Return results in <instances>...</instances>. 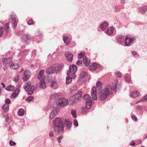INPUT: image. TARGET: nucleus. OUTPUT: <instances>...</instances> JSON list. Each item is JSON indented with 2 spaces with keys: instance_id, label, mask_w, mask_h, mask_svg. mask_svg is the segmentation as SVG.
I'll return each instance as SVG.
<instances>
[{
  "instance_id": "nucleus-5",
  "label": "nucleus",
  "mask_w": 147,
  "mask_h": 147,
  "mask_svg": "<svg viewBox=\"0 0 147 147\" xmlns=\"http://www.w3.org/2000/svg\"><path fill=\"white\" fill-rule=\"evenodd\" d=\"M69 71H68L67 72V75L68 76H70L72 75L73 78H75L76 77V75L75 73L76 72L77 69L76 66L74 65H71L69 67Z\"/></svg>"
},
{
  "instance_id": "nucleus-42",
  "label": "nucleus",
  "mask_w": 147,
  "mask_h": 147,
  "mask_svg": "<svg viewBox=\"0 0 147 147\" xmlns=\"http://www.w3.org/2000/svg\"><path fill=\"white\" fill-rule=\"evenodd\" d=\"M9 145L11 146H13L16 144V143L12 140H10L9 142Z\"/></svg>"
},
{
  "instance_id": "nucleus-10",
  "label": "nucleus",
  "mask_w": 147,
  "mask_h": 147,
  "mask_svg": "<svg viewBox=\"0 0 147 147\" xmlns=\"http://www.w3.org/2000/svg\"><path fill=\"white\" fill-rule=\"evenodd\" d=\"M135 40V38H129L127 36H126L125 45V46H129Z\"/></svg>"
},
{
  "instance_id": "nucleus-59",
  "label": "nucleus",
  "mask_w": 147,
  "mask_h": 147,
  "mask_svg": "<svg viewBox=\"0 0 147 147\" xmlns=\"http://www.w3.org/2000/svg\"><path fill=\"white\" fill-rule=\"evenodd\" d=\"M120 10V9H116L115 10V11L116 12H118V11H119Z\"/></svg>"
},
{
  "instance_id": "nucleus-17",
  "label": "nucleus",
  "mask_w": 147,
  "mask_h": 147,
  "mask_svg": "<svg viewBox=\"0 0 147 147\" xmlns=\"http://www.w3.org/2000/svg\"><path fill=\"white\" fill-rule=\"evenodd\" d=\"M44 71V70H41L38 73L37 76V78L38 79H45V76L43 75Z\"/></svg>"
},
{
  "instance_id": "nucleus-13",
  "label": "nucleus",
  "mask_w": 147,
  "mask_h": 147,
  "mask_svg": "<svg viewBox=\"0 0 147 147\" xmlns=\"http://www.w3.org/2000/svg\"><path fill=\"white\" fill-rule=\"evenodd\" d=\"M65 56L68 62H72L73 55L71 52H67L65 54Z\"/></svg>"
},
{
  "instance_id": "nucleus-44",
  "label": "nucleus",
  "mask_w": 147,
  "mask_h": 147,
  "mask_svg": "<svg viewBox=\"0 0 147 147\" xmlns=\"http://www.w3.org/2000/svg\"><path fill=\"white\" fill-rule=\"evenodd\" d=\"M63 138V136H59L58 138H57V140L58 141L59 143H61V140Z\"/></svg>"
},
{
  "instance_id": "nucleus-25",
  "label": "nucleus",
  "mask_w": 147,
  "mask_h": 147,
  "mask_svg": "<svg viewBox=\"0 0 147 147\" xmlns=\"http://www.w3.org/2000/svg\"><path fill=\"white\" fill-rule=\"evenodd\" d=\"M97 67V65L95 63H94L92 65H90L89 69L91 70H95Z\"/></svg>"
},
{
  "instance_id": "nucleus-28",
  "label": "nucleus",
  "mask_w": 147,
  "mask_h": 147,
  "mask_svg": "<svg viewBox=\"0 0 147 147\" xmlns=\"http://www.w3.org/2000/svg\"><path fill=\"white\" fill-rule=\"evenodd\" d=\"M139 94L140 93L136 91L131 93H130V96L132 98H135L138 96Z\"/></svg>"
},
{
  "instance_id": "nucleus-43",
  "label": "nucleus",
  "mask_w": 147,
  "mask_h": 147,
  "mask_svg": "<svg viewBox=\"0 0 147 147\" xmlns=\"http://www.w3.org/2000/svg\"><path fill=\"white\" fill-rule=\"evenodd\" d=\"M73 123L75 126L77 127L78 126V122L76 119H75L74 120Z\"/></svg>"
},
{
  "instance_id": "nucleus-51",
  "label": "nucleus",
  "mask_w": 147,
  "mask_h": 147,
  "mask_svg": "<svg viewBox=\"0 0 147 147\" xmlns=\"http://www.w3.org/2000/svg\"><path fill=\"white\" fill-rule=\"evenodd\" d=\"M19 78V76H17L16 77L13 78V80L16 82H17Z\"/></svg>"
},
{
  "instance_id": "nucleus-52",
  "label": "nucleus",
  "mask_w": 147,
  "mask_h": 147,
  "mask_svg": "<svg viewBox=\"0 0 147 147\" xmlns=\"http://www.w3.org/2000/svg\"><path fill=\"white\" fill-rule=\"evenodd\" d=\"M5 102L7 104H9L10 103V100L8 98H7L5 101Z\"/></svg>"
},
{
  "instance_id": "nucleus-33",
  "label": "nucleus",
  "mask_w": 147,
  "mask_h": 147,
  "mask_svg": "<svg viewBox=\"0 0 147 147\" xmlns=\"http://www.w3.org/2000/svg\"><path fill=\"white\" fill-rule=\"evenodd\" d=\"M15 89V87L12 85H9L6 87L5 88L6 90L9 91H11L14 90Z\"/></svg>"
},
{
  "instance_id": "nucleus-47",
  "label": "nucleus",
  "mask_w": 147,
  "mask_h": 147,
  "mask_svg": "<svg viewBox=\"0 0 147 147\" xmlns=\"http://www.w3.org/2000/svg\"><path fill=\"white\" fill-rule=\"evenodd\" d=\"M77 87L76 86H74L71 88V91H74L77 90Z\"/></svg>"
},
{
  "instance_id": "nucleus-64",
  "label": "nucleus",
  "mask_w": 147,
  "mask_h": 147,
  "mask_svg": "<svg viewBox=\"0 0 147 147\" xmlns=\"http://www.w3.org/2000/svg\"><path fill=\"white\" fill-rule=\"evenodd\" d=\"M50 80H51V79H50L49 80V81H50Z\"/></svg>"
},
{
  "instance_id": "nucleus-24",
  "label": "nucleus",
  "mask_w": 147,
  "mask_h": 147,
  "mask_svg": "<svg viewBox=\"0 0 147 147\" xmlns=\"http://www.w3.org/2000/svg\"><path fill=\"white\" fill-rule=\"evenodd\" d=\"M138 10L141 11L142 14H144L147 10V6H145L140 7L138 9Z\"/></svg>"
},
{
  "instance_id": "nucleus-63",
  "label": "nucleus",
  "mask_w": 147,
  "mask_h": 147,
  "mask_svg": "<svg viewBox=\"0 0 147 147\" xmlns=\"http://www.w3.org/2000/svg\"><path fill=\"white\" fill-rule=\"evenodd\" d=\"M141 147H145L144 146H142Z\"/></svg>"
},
{
  "instance_id": "nucleus-2",
  "label": "nucleus",
  "mask_w": 147,
  "mask_h": 147,
  "mask_svg": "<svg viewBox=\"0 0 147 147\" xmlns=\"http://www.w3.org/2000/svg\"><path fill=\"white\" fill-rule=\"evenodd\" d=\"M63 120L62 118L57 117L53 122L54 129L57 134L61 133L63 132Z\"/></svg>"
},
{
  "instance_id": "nucleus-26",
  "label": "nucleus",
  "mask_w": 147,
  "mask_h": 147,
  "mask_svg": "<svg viewBox=\"0 0 147 147\" xmlns=\"http://www.w3.org/2000/svg\"><path fill=\"white\" fill-rule=\"evenodd\" d=\"M63 40L64 43L67 45H68L70 43V39L66 36L63 37Z\"/></svg>"
},
{
  "instance_id": "nucleus-4",
  "label": "nucleus",
  "mask_w": 147,
  "mask_h": 147,
  "mask_svg": "<svg viewBox=\"0 0 147 147\" xmlns=\"http://www.w3.org/2000/svg\"><path fill=\"white\" fill-rule=\"evenodd\" d=\"M30 84V82H28L24 87V89L26 92H28V94L29 95H31L33 93L34 89V86H31Z\"/></svg>"
},
{
  "instance_id": "nucleus-37",
  "label": "nucleus",
  "mask_w": 147,
  "mask_h": 147,
  "mask_svg": "<svg viewBox=\"0 0 147 147\" xmlns=\"http://www.w3.org/2000/svg\"><path fill=\"white\" fill-rule=\"evenodd\" d=\"M9 23H7V24H5L4 26V29L7 32H9Z\"/></svg>"
},
{
  "instance_id": "nucleus-23",
  "label": "nucleus",
  "mask_w": 147,
  "mask_h": 147,
  "mask_svg": "<svg viewBox=\"0 0 147 147\" xmlns=\"http://www.w3.org/2000/svg\"><path fill=\"white\" fill-rule=\"evenodd\" d=\"M46 85L45 79L41 80L40 82V87L42 89H44L46 88Z\"/></svg>"
},
{
  "instance_id": "nucleus-53",
  "label": "nucleus",
  "mask_w": 147,
  "mask_h": 147,
  "mask_svg": "<svg viewBox=\"0 0 147 147\" xmlns=\"http://www.w3.org/2000/svg\"><path fill=\"white\" fill-rule=\"evenodd\" d=\"M131 118L134 121H136L137 120V117L134 115H132L131 116Z\"/></svg>"
},
{
  "instance_id": "nucleus-60",
  "label": "nucleus",
  "mask_w": 147,
  "mask_h": 147,
  "mask_svg": "<svg viewBox=\"0 0 147 147\" xmlns=\"http://www.w3.org/2000/svg\"><path fill=\"white\" fill-rule=\"evenodd\" d=\"M1 84L3 86V88H5V84L2 83H1Z\"/></svg>"
},
{
  "instance_id": "nucleus-9",
  "label": "nucleus",
  "mask_w": 147,
  "mask_h": 147,
  "mask_svg": "<svg viewBox=\"0 0 147 147\" xmlns=\"http://www.w3.org/2000/svg\"><path fill=\"white\" fill-rule=\"evenodd\" d=\"M82 92L81 91H79L78 93L74 96H72L70 98V100L73 103H75L76 102L79 98H80L82 96Z\"/></svg>"
},
{
  "instance_id": "nucleus-6",
  "label": "nucleus",
  "mask_w": 147,
  "mask_h": 147,
  "mask_svg": "<svg viewBox=\"0 0 147 147\" xmlns=\"http://www.w3.org/2000/svg\"><path fill=\"white\" fill-rule=\"evenodd\" d=\"M84 98L86 100V107L87 109H89L92 105L93 104L91 97L88 94H86L84 96Z\"/></svg>"
},
{
  "instance_id": "nucleus-21",
  "label": "nucleus",
  "mask_w": 147,
  "mask_h": 147,
  "mask_svg": "<svg viewBox=\"0 0 147 147\" xmlns=\"http://www.w3.org/2000/svg\"><path fill=\"white\" fill-rule=\"evenodd\" d=\"M108 26V23L106 22H104L103 24L100 25V27L102 30L103 31L107 28Z\"/></svg>"
},
{
  "instance_id": "nucleus-7",
  "label": "nucleus",
  "mask_w": 147,
  "mask_h": 147,
  "mask_svg": "<svg viewBox=\"0 0 147 147\" xmlns=\"http://www.w3.org/2000/svg\"><path fill=\"white\" fill-rule=\"evenodd\" d=\"M56 104L57 106H63L67 105L68 104V100L64 98H59L57 100Z\"/></svg>"
},
{
  "instance_id": "nucleus-8",
  "label": "nucleus",
  "mask_w": 147,
  "mask_h": 147,
  "mask_svg": "<svg viewBox=\"0 0 147 147\" xmlns=\"http://www.w3.org/2000/svg\"><path fill=\"white\" fill-rule=\"evenodd\" d=\"M60 66L58 65H55L54 66L50 67L46 70L48 73L52 74L55 73L56 71H58L59 70Z\"/></svg>"
},
{
  "instance_id": "nucleus-14",
  "label": "nucleus",
  "mask_w": 147,
  "mask_h": 147,
  "mask_svg": "<svg viewBox=\"0 0 147 147\" xmlns=\"http://www.w3.org/2000/svg\"><path fill=\"white\" fill-rule=\"evenodd\" d=\"M12 58L9 57L8 58H4L3 60V62L4 65L6 66L8 64L12 62Z\"/></svg>"
},
{
  "instance_id": "nucleus-35",
  "label": "nucleus",
  "mask_w": 147,
  "mask_h": 147,
  "mask_svg": "<svg viewBox=\"0 0 147 147\" xmlns=\"http://www.w3.org/2000/svg\"><path fill=\"white\" fill-rule=\"evenodd\" d=\"M24 110L22 109H19L18 113V115L20 116H22L24 115Z\"/></svg>"
},
{
  "instance_id": "nucleus-11",
  "label": "nucleus",
  "mask_w": 147,
  "mask_h": 147,
  "mask_svg": "<svg viewBox=\"0 0 147 147\" xmlns=\"http://www.w3.org/2000/svg\"><path fill=\"white\" fill-rule=\"evenodd\" d=\"M11 19L13 28H16L17 26L18 22V20L16 19V16L14 15H11Z\"/></svg>"
},
{
  "instance_id": "nucleus-31",
  "label": "nucleus",
  "mask_w": 147,
  "mask_h": 147,
  "mask_svg": "<svg viewBox=\"0 0 147 147\" xmlns=\"http://www.w3.org/2000/svg\"><path fill=\"white\" fill-rule=\"evenodd\" d=\"M19 90L18 89H16L13 92V94L11 96V98H15L18 94Z\"/></svg>"
},
{
  "instance_id": "nucleus-1",
  "label": "nucleus",
  "mask_w": 147,
  "mask_h": 147,
  "mask_svg": "<svg viewBox=\"0 0 147 147\" xmlns=\"http://www.w3.org/2000/svg\"><path fill=\"white\" fill-rule=\"evenodd\" d=\"M118 84V80L117 79L115 80L112 83L113 88L109 85L106 86L103 91L100 95V99L101 100H103L105 99L109 95L112 94V91L116 88Z\"/></svg>"
},
{
  "instance_id": "nucleus-39",
  "label": "nucleus",
  "mask_w": 147,
  "mask_h": 147,
  "mask_svg": "<svg viewBox=\"0 0 147 147\" xmlns=\"http://www.w3.org/2000/svg\"><path fill=\"white\" fill-rule=\"evenodd\" d=\"M87 75V73L85 71L82 72L80 74V77L82 78L85 77Z\"/></svg>"
},
{
  "instance_id": "nucleus-30",
  "label": "nucleus",
  "mask_w": 147,
  "mask_h": 147,
  "mask_svg": "<svg viewBox=\"0 0 147 147\" xmlns=\"http://www.w3.org/2000/svg\"><path fill=\"white\" fill-rule=\"evenodd\" d=\"M83 63L86 66H88L90 63V61L86 57H83Z\"/></svg>"
},
{
  "instance_id": "nucleus-40",
  "label": "nucleus",
  "mask_w": 147,
  "mask_h": 147,
  "mask_svg": "<svg viewBox=\"0 0 147 147\" xmlns=\"http://www.w3.org/2000/svg\"><path fill=\"white\" fill-rule=\"evenodd\" d=\"M84 54L83 53H81L79 54L78 56V57L79 58L81 59L82 58H83V57H85L84 56Z\"/></svg>"
},
{
  "instance_id": "nucleus-22",
  "label": "nucleus",
  "mask_w": 147,
  "mask_h": 147,
  "mask_svg": "<svg viewBox=\"0 0 147 147\" xmlns=\"http://www.w3.org/2000/svg\"><path fill=\"white\" fill-rule=\"evenodd\" d=\"M50 98L51 100H53L57 101L59 99V95L57 94L56 93L51 95Z\"/></svg>"
},
{
  "instance_id": "nucleus-29",
  "label": "nucleus",
  "mask_w": 147,
  "mask_h": 147,
  "mask_svg": "<svg viewBox=\"0 0 147 147\" xmlns=\"http://www.w3.org/2000/svg\"><path fill=\"white\" fill-rule=\"evenodd\" d=\"M124 40V37L119 36L117 38V41L118 43L122 44Z\"/></svg>"
},
{
  "instance_id": "nucleus-55",
  "label": "nucleus",
  "mask_w": 147,
  "mask_h": 147,
  "mask_svg": "<svg viewBox=\"0 0 147 147\" xmlns=\"http://www.w3.org/2000/svg\"><path fill=\"white\" fill-rule=\"evenodd\" d=\"M120 3L121 4H124L125 3V0H121Z\"/></svg>"
},
{
  "instance_id": "nucleus-27",
  "label": "nucleus",
  "mask_w": 147,
  "mask_h": 147,
  "mask_svg": "<svg viewBox=\"0 0 147 147\" xmlns=\"http://www.w3.org/2000/svg\"><path fill=\"white\" fill-rule=\"evenodd\" d=\"M65 123L66 125L67 129H69L71 127V123L70 121H68V119H65Z\"/></svg>"
},
{
  "instance_id": "nucleus-3",
  "label": "nucleus",
  "mask_w": 147,
  "mask_h": 147,
  "mask_svg": "<svg viewBox=\"0 0 147 147\" xmlns=\"http://www.w3.org/2000/svg\"><path fill=\"white\" fill-rule=\"evenodd\" d=\"M97 89L95 87H93L91 90V96L94 100H96L97 98V93H99L101 91L102 83L100 81H98L96 84Z\"/></svg>"
},
{
  "instance_id": "nucleus-16",
  "label": "nucleus",
  "mask_w": 147,
  "mask_h": 147,
  "mask_svg": "<svg viewBox=\"0 0 147 147\" xmlns=\"http://www.w3.org/2000/svg\"><path fill=\"white\" fill-rule=\"evenodd\" d=\"M32 38L31 36L28 35H24L22 36V40L23 41L26 42L27 41H29L31 40Z\"/></svg>"
},
{
  "instance_id": "nucleus-45",
  "label": "nucleus",
  "mask_w": 147,
  "mask_h": 147,
  "mask_svg": "<svg viewBox=\"0 0 147 147\" xmlns=\"http://www.w3.org/2000/svg\"><path fill=\"white\" fill-rule=\"evenodd\" d=\"M115 74L118 77H120L121 76V74L119 71H117L115 73Z\"/></svg>"
},
{
  "instance_id": "nucleus-61",
  "label": "nucleus",
  "mask_w": 147,
  "mask_h": 147,
  "mask_svg": "<svg viewBox=\"0 0 147 147\" xmlns=\"http://www.w3.org/2000/svg\"><path fill=\"white\" fill-rule=\"evenodd\" d=\"M138 144H140L141 143V141L140 140H138Z\"/></svg>"
},
{
  "instance_id": "nucleus-41",
  "label": "nucleus",
  "mask_w": 147,
  "mask_h": 147,
  "mask_svg": "<svg viewBox=\"0 0 147 147\" xmlns=\"http://www.w3.org/2000/svg\"><path fill=\"white\" fill-rule=\"evenodd\" d=\"M145 100H147V94L145 95L142 99H141L138 102H140Z\"/></svg>"
},
{
  "instance_id": "nucleus-32",
  "label": "nucleus",
  "mask_w": 147,
  "mask_h": 147,
  "mask_svg": "<svg viewBox=\"0 0 147 147\" xmlns=\"http://www.w3.org/2000/svg\"><path fill=\"white\" fill-rule=\"evenodd\" d=\"M2 109L5 112H7L9 110V106L7 104H5L2 106Z\"/></svg>"
},
{
  "instance_id": "nucleus-54",
  "label": "nucleus",
  "mask_w": 147,
  "mask_h": 147,
  "mask_svg": "<svg viewBox=\"0 0 147 147\" xmlns=\"http://www.w3.org/2000/svg\"><path fill=\"white\" fill-rule=\"evenodd\" d=\"M49 135L51 137H53L54 136L53 133V132H51L49 134Z\"/></svg>"
},
{
  "instance_id": "nucleus-49",
  "label": "nucleus",
  "mask_w": 147,
  "mask_h": 147,
  "mask_svg": "<svg viewBox=\"0 0 147 147\" xmlns=\"http://www.w3.org/2000/svg\"><path fill=\"white\" fill-rule=\"evenodd\" d=\"M3 28L2 27H0V37L1 36L3 32Z\"/></svg>"
},
{
  "instance_id": "nucleus-36",
  "label": "nucleus",
  "mask_w": 147,
  "mask_h": 147,
  "mask_svg": "<svg viewBox=\"0 0 147 147\" xmlns=\"http://www.w3.org/2000/svg\"><path fill=\"white\" fill-rule=\"evenodd\" d=\"M125 79L127 82H130L131 81V77L129 75L126 74L125 76Z\"/></svg>"
},
{
  "instance_id": "nucleus-19",
  "label": "nucleus",
  "mask_w": 147,
  "mask_h": 147,
  "mask_svg": "<svg viewBox=\"0 0 147 147\" xmlns=\"http://www.w3.org/2000/svg\"><path fill=\"white\" fill-rule=\"evenodd\" d=\"M19 64L18 62H14L11 63L10 66V68L11 69H16L18 67Z\"/></svg>"
},
{
  "instance_id": "nucleus-15",
  "label": "nucleus",
  "mask_w": 147,
  "mask_h": 147,
  "mask_svg": "<svg viewBox=\"0 0 147 147\" xmlns=\"http://www.w3.org/2000/svg\"><path fill=\"white\" fill-rule=\"evenodd\" d=\"M59 111V110L57 109H55L53 110H52L50 115V119H52L57 114V113Z\"/></svg>"
},
{
  "instance_id": "nucleus-38",
  "label": "nucleus",
  "mask_w": 147,
  "mask_h": 147,
  "mask_svg": "<svg viewBox=\"0 0 147 147\" xmlns=\"http://www.w3.org/2000/svg\"><path fill=\"white\" fill-rule=\"evenodd\" d=\"M76 111L75 109H72L71 111V114L73 116V117L74 118L76 117Z\"/></svg>"
},
{
  "instance_id": "nucleus-46",
  "label": "nucleus",
  "mask_w": 147,
  "mask_h": 147,
  "mask_svg": "<svg viewBox=\"0 0 147 147\" xmlns=\"http://www.w3.org/2000/svg\"><path fill=\"white\" fill-rule=\"evenodd\" d=\"M33 99V97L32 96H30L28 97L27 99V100L29 102H30Z\"/></svg>"
},
{
  "instance_id": "nucleus-57",
  "label": "nucleus",
  "mask_w": 147,
  "mask_h": 147,
  "mask_svg": "<svg viewBox=\"0 0 147 147\" xmlns=\"http://www.w3.org/2000/svg\"><path fill=\"white\" fill-rule=\"evenodd\" d=\"M135 144V143L133 142V141H132L130 143V145L131 146H134Z\"/></svg>"
},
{
  "instance_id": "nucleus-20",
  "label": "nucleus",
  "mask_w": 147,
  "mask_h": 147,
  "mask_svg": "<svg viewBox=\"0 0 147 147\" xmlns=\"http://www.w3.org/2000/svg\"><path fill=\"white\" fill-rule=\"evenodd\" d=\"M115 28L113 27H110L105 32V33L109 35L112 34Z\"/></svg>"
},
{
  "instance_id": "nucleus-50",
  "label": "nucleus",
  "mask_w": 147,
  "mask_h": 147,
  "mask_svg": "<svg viewBox=\"0 0 147 147\" xmlns=\"http://www.w3.org/2000/svg\"><path fill=\"white\" fill-rule=\"evenodd\" d=\"M82 63V61L81 60H78L76 62V64L78 65H79L80 64H81Z\"/></svg>"
},
{
  "instance_id": "nucleus-34",
  "label": "nucleus",
  "mask_w": 147,
  "mask_h": 147,
  "mask_svg": "<svg viewBox=\"0 0 147 147\" xmlns=\"http://www.w3.org/2000/svg\"><path fill=\"white\" fill-rule=\"evenodd\" d=\"M72 81V77L68 76L66 77V84H70Z\"/></svg>"
},
{
  "instance_id": "nucleus-12",
  "label": "nucleus",
  "mask_w": 147,
  "mask_h": 147,
  "mask_svg": "<svg viewBox=\"0 0 147 147\" xmlns=\"http://www.w3.org/2000/svg\"><path fill=\"white\" fill-rule=\"evenodd\" d=\"M30 75L31 73L28 70L26 71L24 73L23 78V80L24 81L27 80L29 78Z\"/></svg>"
},
{
  "instance_id": "nucleus-18",
  "label": "nucleus",
  "mask_w": 147,
  "mask_h": 147,
  "mask_svg": "<svg viewBox=\"0 0 147 147\" xmlns=\"http://www.w3.org/2000/svg\"><path fill=\"white\" fill-rule=\"evenodd\" d=\"M50 87L53 89H55L58 87V84L56 80H53L51 84Z\"/></svg>"
},
{
  "instance_id": "nucleus-48",
  "label": "nucleus",
  "mask_w": 147,
  "mask_h": 147,
  "mask_svg": "<svg viewBox=\"0 0 147 147\" xmlns=\"http://www.w3.org/2000/svg\"><path fill=\"white\" fill-rule=\"evenodd\" d=\"M28 24L30 25L31 24H34V23L33 22L32 19L30 20L28 22Z\"/></svg>"
},
{
  "instance_id": "nucleus-62",
  "label": "nucleus",
  "mask_w": 147,
  "mask_h": 147,
  "mask_svg": "<svg viewBox=\"0 0 147 147\" xmlns=\"http://www.w3.org/2000/svg\"><path fill=\"white\" fill-rule=\"evenodd\" d=\"M27 51V50H25L24 51V53Z\"/></svg>"
},
{
  "instance_id": "nucleus-58",
  "label": "nucleus",
  "mask_w": 147,
  "mask_h": 147,
  "mask_svg": "<svg viewBox=\"0 0 147 147\" xmlns=\"http://www.w3.org/2000/svg\"><path fill=\"white\" fill-rule=\"evenodd\" d=\"M132 54L134 55H135L137 54V53L134 51H132Z\"/></svg>"
},
{
  "instance_id": "nucleus-56",
  "label": "nucleus",
  "mask_w": 147,
  "mask_h": 147,
  "mask_svg": "<svg viewBox=\"0 0 147 147\" xmlns=\"http://www.w3.org/2000/svg\"><path fill=\"white\" fill-rule=\"evenodd\" d=\"M82 113L84 114L86 113V111L85 110L84 108H82Z\"/></svg>"
}]
</instances>
